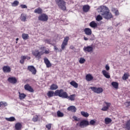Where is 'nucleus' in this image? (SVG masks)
Here are the masks:
<instances>
[{"mask_svg":"<svg viewBox=\"0 0 130 130\" xmlns=\"http://www.w3.org/2000/svg\"><path fill=\"white\" fill-rule=\"evenodd\" d=\"M70 48V49H75V47H74V46H71Z\"/></svg>","mask_w":130,"mask_h":130,"instance_id":"obj_51","label":"nucleus"},{"mask_svg":"<svg viewBox=\"0 0 130 130\" xmlns=\"http://www.w3.org/2000/svg\"><path fill=\"white\" fill-rule=\"evenodd\" d=\"M15 129L20 130L22 129V123L17 122L15 125Z\"/></svg>","mask_w":130,"mask_h":130,"instance_id":"obj_25","label":"nucleus"},{"mask_svg":"<svg viewBox=\"0 0 130 130\" xmlns=\"http://www.w3.org/2000/svg\"><path fill=\"white\" fill-rule=\"evenodd\" d=\"M52 125V124L49 123V124L46 125V128H47L48 130H50V129H51Z\"/></svg>","mask_w":130,"mask_h":130,"instance_id":"obj_42","label":"nucleus"},{"mask_svg":"<svg viewBox=\"0 0 130 130\" xmlns=\"http://www.w3.org/2000/svg\"><path fill=\"white\" fill-rule=\"evenodd\" d=\"M70 85H71V86H73V87H74V88H78L79 86V85L75 81H72L70 82Z\"/></svg>","mask_w":130,"mask_h":130,"instance_id":"obj_30","label":"nucleus"},{"mask_svg":"<svg viewBox=\"0 0 130 130\" xmlns=\"http://www.w3.org/2000/svg\"><path fill=\"white\" fill-rule=\"evenodd\" d=\"M22 38L24 40H27L29 38V35L27 34H22Z\"/></svg>","mask_w":130,"mask_h":130,"instance_id":"obj_33","label":"nucleus"},{"mask_svg":"<svg viewBox=\"0 0 130 130\" xmlns=\"http://www.w3.org/2000/svg\"><path fill=\"white\" fill-rule=\"evenodd\" d=\"M54 49L55 50H58V48L57 47H56V46H54Z\"/></svg>","mask_w":130,"mask_h":130,"instance_id":"obj_50","label":"nucleus"},{"mask_svg":"<svg viewBox=\"0 0 130 130\" xmlns=\"http://www.w3.org/2000/svg\"><path fill=\"white\" fill-rule=\"evenodd\" d=\"M102 74L106 79H110V76L109 75V73L107 72L106 70H103Z\"/></svg>","mask_w":130,"mask_h":130,"instance_id":"obj_22","label":"nucleus"},{"mask_svg":"<svg viewBox=\"0 0 130 130\" xmlns=\"http://www.w3.org/2000/svg\"><path fill=\"white\" fill-rule=\"evenodd\" d=\"M67 110H68V111H71L72 112H76V111H77V108H76L75 106H71L67 108Z\"/></svg>","mask_w":130,"mask_h":130,"instance_id":"obj_21","label":"nucleus"},{"mask_svg":"<svg viewBox=\"0 0 130 130\" xmlns=\"http://www.w3.org/2000/svg\"><path fill=\"white\" fill-rule=\"evenodd\" d=\"M85 79L87 82H90L93 80V76L91 74H87L85 77Z\"/></svg>","mask_w":130,"mask_h":130,"instance_id":"obj_26","label":"nucleus"},{"mask_svg":"<svg viewBox=\"0 0 130 130\" xmlns=\"http://www.w3.org/2000/svg\"><path fill=\"white\" fill-rule=\"evenodd\" d=\"M45 42H46V43H48V44H50L51 41L50 40L46 39L45 40Z\"/></svg>","mask_w":130,"mask_h":130,"instance_id":"obj_47","label":"nucleus"},{"mask_svg":"<svg viewBox=\"0 0 130 130\" xmlns=\"http://www.w3.org/2000/svg\"><path fill=\"white\" fill-rule=\"evenodd\" d=\"M6 120L7 121L13 122L16 121V118L15 117H10L9 118H5Z\"/></svg>","mask_w":130,"mask_h":130,"instance_id":"obj_31","label":"nucleus"},{"mask_svg":"<svg viewBox=\"0 0 130 130\" xmlns=\"http://www.w3.org/2000/svg\"><path fill=\"white\" fill-rule=\"evenodd\" d=\"M73 119H74V120H76V121H78L79 120L78 119V117L76 116H74L73 117Z\"/></svg>","mask_w":130,"mask_h":130,"instance_id":"obj_48","label":"nucleus"},{"mask_svg":"<svg viewBox=\"0 0 130 130\" xmlns=\"http://www.w3.org/2000/svg\"><path fill=\"white\" fill-rule=\"evenodd\" d=\"M102 20H103V17H102V16H101V15H98L96 17V21H100Z\"/></svg>","mask_w":130,"mask_h":130,"instance_id":"obj_38","label":"nucleus"},{"mask_svg":"<svg viewBox=\"0 0 130 130\" xmlns=\"http://www.w3.org/2000/svg\"><path fill=\"white\" fill-rule=\"evenodd\" d=\"M20 7L21 9H27V8L26 5H23V4L21 5Z\"/></svg>","mask_w":130,"mask_h":130,"instance_id":"obj_46","label":"nucleus"},{"mask_svg":"<svg viewBox=\"0 0 130 130\" xmlns=\"http://www.w3.org/2000/svg\"><path fill=\"white\" fill-rule=\"evenodd\" d=\"M24 89L26 91H28V92H30L31 93L34 92V89L32 88L29 84H26L24 85Z\"/></svg>","mask_w":130,"mask_h":130,"instance_id":"obj_12","label":"nucleus"},{"mask_svg":"<svg viewBox=\"0 0 130 130\" xmlns=\"http://www.w3.org/2000/svg\"><path fill=\"white\" fill-rule=\"evenodd\" d=\"M16 41H19V38H16Z\"/></svg>","mask_w":130,"mask_h":130,"instance_id":"obj_55","label":"nucleus"},{"mask_svg":"<svg viewBox=\"0 0 130 130\" xmlns=\"http://www.w3.org/2000/svg\"><path fill=\"white\" fill-rule=\"evenodd\" d=\"M61 98H62L63 99H69V100H71V101H75L76 94H71L69 96L68 93L66 91H64L63 89H62Z\"/></svg>","mask_w":130,"mask_h":130,"instance_id":"obj_4","label":"nucleus"},{"mask_svg":"<svg viewBox=\"0 0 130 130\" xmlns=\"http://www.w3.org/2000/svg\"><path fill=\"white\" fill-rule=\"evenodd\" d=\"M104 103L106 104V106H104L101 109V110H102V111H107V110L109 109L110 106H111V103L107 102H104Z\"/></svg>","mask_w":130,"mask_h":130,"instance_id":"obj_11","label":"nucleus"},{"mask_svg":"<svg viewBox=\"0 0 130 130\" xmlns=\"http://www.w3.org/2000/svg\"><path fill=\"white\" fill-rule=\"evenodd\" d=\"M91 90L94 92V93H96V94H100L103 92V88L102 87H90Z\"/></svg>","mask_w":130,"mask_h":130,"instance_id":"obj_8","label":"nucleus"},{"mask_svg":"<svg viewBox=\"0 0 130 130\" xmlns=\"http://www.w3.org/2000/svg\"><path fill=\"white\" fill-rule=\"evenodd\" d=\"M89 26L91 27V28H96V27L98 26V24L95 22V21H93L89 23Z\"/></svg>","mask_w":130,"mask_h":130,"instance_id":"obj_27","label":"nucleus"},{"mask_svg":"<svg viewBox=\"0 0 130 130\" xmlns=\"http://www.w3.org/2000/svg\"><path fill=\"white\" fill-rule=\"evenodd\" d=\"M43 11L41 8H38L35 10L34 13L35 14H39V15H41L43 13Z\"/></svg>","mask_w":130,"mask_h":130,"instance_id":"obj_24","label":"nucleus"},{"mask_svg":"<svg viewBox=\"0 0 130 130\" xmlns=\"http://www.w3.org/2000/svg\"><path fill=\"white\" fill-rule=\"evenodd\" d=\"M111 85L115 89H118V83L117 82H112Z\"/></svg>","mask_w":130,"mask_h":130,"instance_id":"obj_32","label":"nucleus"},{"mask_svg":"<svg viewBox=\"0 0 130 130\" xmlns=\"http://www.w3.org/2000/svg\"><path fill=\"white\" fill-rule=\"evenodd\" d=\"M8 81L9 83H11V84H17V78L14 77L8 78Z\"/></svg>","mask_w":130,"mask_h":130,"instance_id":"obj_17","label":"nucleus"},{"mask_svg":"<svg viewBox=\"0 0 130 130\" xmlns=\"http://www.w3.org/2000/svg\"><path fill=\"white\" fill-rule=\"evenodd\" d=\"M128 74L125 73L122 77V79L123 80H127V79H128Z\"/></svg>","mask_w":130,"mask_h":130,"instance_id":"obj_40","label":"nucleus"},{"mask_svg":"<svg viewBox=\"0 0 130 130\" xmlns=\"http://www.w3.org/2000/svg\"><path fill=\"white\" fill-rule=\"evenodd\" d=\"M27 19V16L24 14L21 15L20 19L22 22H26Z\"/></svg>","mask_w":130,"mask_h":130,"instance_id":"obj_29","label":"nucleus"},{"mask_svg":"<svg viewBox=\"0 0 130 130\" xmlns=\"http://www.w3.org/2000/svg\"><path fill=\"white\" fill-rule=\"evenodd\" d=\"M69 40H70V37H66L64 38V40L62 43V44L61 45V49H60L59 50V51L60 52H61V51H62V50H64V49H66V46H67V45H68Z\"/></svg>","mask_w":130,"mask_h":130,"instance_id":"obj_6","label":"nucleus"},{"mask_svg":"<svg viewBox=\"0 0 130 130\" xmlns=\"http://www.w3.org/2000/svg\"><path fill=\"white\" fill-rule=\"evenodd\" d=\"M44 60L47 68H51L52 64H51V63H50V61H49V60H48V59L47 57H45L44 58Z\"/></svg>","mask_w":130,"mask_h":130,"instance_id":"obj_18","label":"nucleus"},{"mask_svg":"<svg viewBox=\"0 0 130 130\" xmlns=\"http://www.w3.org/2000/svg\"><path fill=\"white\" fill-rule=\"evenodd\" d=\"M106 69L107 70V71H109V70H110V68L109 67V66L108 65H106Z\"/></svg>","mask_w":130,"mask_h":130,"instance_id":"obj_49","label":"nucleus"},{"mask_svg":"<svg viewBox=\"0 0 130 130\" xmlns=\"http://www.w3.org/2000/svg\"><path fill=\"white\" fill-rule=\"evenodd\" d=\"M50 90H56V89H58V86H57L56 84H52L51 86H50Z\"/></svg>","mask_w":130,"mask_h":130,"instance_id":"obj_28","label":"nucleus"},{"mask_svg":"<svg viewBox=\"0 0 130 130\" xmlns=\"http://www.w3.org/2000/svg\"><path fill=\"white\" fill-rule=\"evenodd\" d=\"M83 11L84 13H88L90 11V6L86 5L83 6L82 8Z\"/></svg>","mask_w":130,"mask_h":130,"instance_id":"obj_20","label":"nucleus"},{"mask_svg":"<svg viewBox=\"0 0 130 130\" xmlns=\"http://www.w3.org/2000/svg\"><path fill=\"white\" fill-rule=\"evenodd\" d=\"M27 70L29 71V72L31 73L32 75H36V73H37L36 68H35V67H34L33 66H28L27 67Z\"/></svg>","mask_w":130,"mask_h":130,"instance_id":"obj_9","label":"nucleus"},{"mask_svg":"<svg viewBox=\"0 0 130 130\" xmlns=\"http://www.w3.org/2000/svg\"><path fill=\"white\" fill-rule=\"evenodd\" d=\"M114 11L115 12L114 14H115V16H119V11H118V10L114 8Z\"/></svg>","mask_w":130,"mask_h":130,"instance_id":"obj_41","label":"nucleus"},{"mask_svg":"<svg viewBox=\"0 0 130 130\" xmlns=\"http://www.w3.org/2000/svg\"><path fill=\"white\" fill-rule=\"evenodd\" d=\"M124 105H125L126 107H129L130 106V102H126L124 103Z\"/></svg>","mask_w":130,"mask_h":130,"instance_id":"obj_45","label":"nucleus"},{"mask_svg":"<svg viewBox=\"0 0 130 130\" xmlns=\"http://www.w3.org/2000/svg\"><path fill=\"white\" fill-rule=\"evenodd\" d=\"M40 49L42 51H39V50H35L32 51V55H34V56H35V57L37 58L38 60L41 59L43 54H49V52H50L49 49H46V48L45 47H41L40 48Z\"/></svg>","mask_w":130,"mask_h":130,"instance_id":"obj_1","label":"nucleus"},{"mask_svg":"<svg viewBox=\"0 0 130 130\" xmlns=\"http://www.w3.org/2000/svg\"><path fill=\"white\" fill-rule=\"evenodd\" d=\"M19 1H14V2L12 4V7H17L19 6Z\"/></svg>","mask_w":130,"mask_h":130,"instance_id":"obj_37","label":"nucleus"},{"mask_svg":"<svg viewBox=\"0 0 130 130\" xmlns=\"http://www.w3.org/2000/svg\"><path fill=\"white\" fill-rule=\"evenodd\" d=\"M18 94L20 100H23V99H25V98H26V97L27 96V95H26L24 93H21L20 92H18Z\"/></svg>","mask_w":130,"mask_h":130,"instance_id":"obj_23","label":"nucleus"},{"mask_svg":"<svg viewBox=\"0 0 130 130\" xmlns=\"http://www.w3.org/2000/svg\"><path fill=\"white\" fill-rule=\"evenodd\" d=\"M96 123V121L94 119L91 120L89 122L90 125H94Z\"/></svg>","mask_w":130,"mask_h":130,"instance_id":"obj_43","label":"nucleus"},{"mask_svg":"<svg viewBox=\"0 0 130 130\" xmlns=\"http://www.w3.org/2000/svg\"><path fill=\"white\" fill-rule=\"evenodd\" d=\"M122 127L125 129L130 130V120H128L125 122V123L123 124Z\"/></svg>","mask_w":130,"mask_h":130,"instance_id":"obj_15","label":"nucleus"},{"mask_svg":"<svg viewBox=\"0 0 130 130\" xmlns=\"http://www.w3.org/2000/svg\"><path fill=\"white\" fill-rule=\"evenodd\" d=\"M84 40H85L86 41H87V40H88V38H86V37H84Z\"/></svg>","mask_w":130,"mask_h":130,"instance_id":"obj_53","label":"nucleus"},{"mask_svg":"<svg viewBox=\"0 0 130 130\" xmlns=\"http://www.w3.org/2000/svg\"><path fill=\"white\" fill-rule=\"evenodd\" d=\"M4 104V102H0V107H2V106Z\"/></svg>","mask_w":130,"mask_h":130,"instance_id":"obj_52","label":"nucleus"},{"mask_svg":"<svg viewBox=\"0 0 130 130\" xmlns=\"http://www.w3.org/2000/svg\"><path fill=\"white\" fill-rule=\"evenodd\" d=\"M86 61V60L84 58H80L79 60L80 63H84Z\"/></svg>","mask_w":130,"mask_h":130,"instance_id":"obj_44","label":"nucleus"},{"mask_svg":"<svg viewBox=\"0 0 130 130\" xmlns=\"http://www.w3.org/2000/svg\"><path fill=\"white\" fill-rule=\"evenodd\" d=\"M3 71L4 73H11V67L9 66H5L3 67Z\"/></svg>","mask_w":130,"mask_h":130,"instance_id":"obj_19","label":"nucleus"},{"mask_svg":"<svg viewBox=\"0 0 130 130\" xmlns=\"http://www.w3.org/2000/svg\"><path fill=\"white\" fill-rule=\"evenodd\" d=\"M39 21H42V22H47L48 21V16L46 14L43 13L38 17Z\"/></svg>","mask_w":130,"mask_h":130,"instance_id":"obj_7","label":"nucleus"},{"mask_svg":"<svg viewBox=\"0 0 130 130\" xmlns=\"http://www.w3.org/2000/svg\"><path fill=\"white\" fill-rule=\"evenodd\" d=\"M101 12H102V10Z\"/></svg>","mask_w":130,"mask_h":130,"instance_id":"obj_56","label":"nucleus"},{"mask_svg":"<svg viewBox=\"0 0 130 130\" xmlns=\"http://www.w3.org/2000/svg\"><path fill=\"white\" fill-rule=\"evenodd\" d=\"M80 113L84 117H88L89 116V113L84 111H81Z\"/></svg>","mask_w":130,"mask_h":130,"instance_id":"obj_34","label":"nucleus"},{"mask_svg":"<svg viewBox=\"0 0 130 130\" xmlns=\"http://www.w3.org/2000/svg\"><path fill=\"white\" fill-rule=\"evenodd\" d=\"M84 32L86 35H87V36L92 35V29L90 28H84Z\"/></svg>","mask_w":130,"mask_h":130,"instance_id":"obj_16","label":"nucleus"},{"mask_svg":"<svg viewBox=\"0 0 130 130\" xmlns=\"http://www.w3.org/2000/svg\"><path fill=\"white\" fill-rule=\"evenodd\" d=\"M62 92V89L56 90L55 92L53 91H49L47 93V95L49 98L53 97V96H58L61 98V94Z\"/></svg>","mask_w":130,"mask_h":130,"instance_id":"obj_3","label":"nucleus"},{"mask_svg":"<svg viewBox=\"0 0 130 130\" xmlns=\"http://www.w3.org/2000/svg\"><path fill=\"white\" fill-rule=\"evenodd\" d=\"M56 4L57 5L58 8L62 10V11H67V3L63 0H56Z\"/></svg>","mask_w":130,"mask_h":130,"instance_id":"obj_5","label":"nucleus"},{"mask_svg":"<svg viewBox=\"0 0 130 130\" xmlns=\"http://www.w3.org/2000/svg\"><path fill=\"white\" fill-rule=\"evenodd\" d=\"M57 116L58 117H63V113L60 112V111H58L57 112Z\"/></svg>","mask_w":130,"mask_h":130,"instance_id":"obj_35","label":"nucleus"},{"mask_svg":"<svg viewBox=\"0 0 130 130\" xmlns=\"http://www.w3.org/2000/svg\"><path fill=\"white\" fill-rule=\"evenodd\" d=\"M3 105H4V106H7L8 105L6 103H3Z\"/></svg>","mask_w":130,"mask_h":130,"instance_id":"obj_54","label":"nucleus"},{"mask_svg":"<svg viewBox=\"0 0 130 130\" xmlns=\"http://www.w3.org/2000/svg\"><path fill=\"white\" fill-rule=\"evenodd\" d=\"M105 121L106 124H108V123H110L112 121V120L110 119V118H106L105 119Z\"/></svg>","mask_w":130,"mask_h":130,"instance_id":"obj_36","label":"nucleus"},{"mask_svg":"<svg viewBox=\"0 0 130 130\" xmlns=\"http://www.w3.org/2000/svg\"><path fill=\"white\" fill-rule=\"evenodd\" d=\"M102 10L105 11L102 13V16H103L104 19H106V20H110V19L113 18V15L109 12V10H108L107 7H103Z\"/></svg>","mask_w":130,"mask_h":130,"instance_id":"obj_2","label":"nucleus"},{"mask_svg":"<svg viewBox=\"0 0 130 130\" xmlns=\"http://www.w3.org/2000/svg\"><path fill=\"white\" fill-rule=\"evenodd\" d=\"M20 58L21 59L19 61L20 63H21V64H24V63L25 62V60H26V59H27V60L31 59V57L22 55L21 56Z\"/></svg>","mask_w":130,"mask_h":130,"instance_id":"obj_10","label":"nucleus"},{"mask_svg":"<svg viewBox=\"0 0 130 130\" xmlns=\"http://www.w3.org/2000/svg\"><path fill=\"white\" fill-rule=\"evenodd\" d=\"M38 118H39L38 115H36L34 116V117L32 118V121H34V122H36V121H38Z\"/></svg>","mask_w":130,"mask_h":130,"instance_id":"obj_39","label":"nucleus"},{"mask_svg":"<svg viewBox=\"0 0 130 130\" xmlns=\"http://www.w3.org/2000/svg\"><path fill=\"white\" fill-rule=\"evenodd\" d=\"M89 124L88 120H83L80 122L79 125L80 127H82L83 126H88Z\"/></svg>","mask_w":130,"mask_h":130,"instance_id":"obj_14","label":"nucleus"},{"mask_svg":"<svg viewBox=\"0 0 130 130\" xmlns=\"http://www.w3.org/2000/svg\"><path fill=\"white\" fill-rule=\"evenodd\" d=\"M83 50L85 52H93V47L92 46L84 47Z\"/></svg>","mask_w":130,"mask_h":130,"instance_id":"obj_13","label":"nucleus"}]
</instances>
